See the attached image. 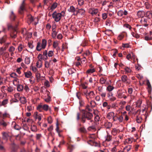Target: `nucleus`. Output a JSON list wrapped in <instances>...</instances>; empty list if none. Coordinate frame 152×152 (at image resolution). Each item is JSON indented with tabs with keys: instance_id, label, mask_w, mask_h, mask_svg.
<instances>
[{
	"instance_id": "nucleus-1",
	"label": "nucleus",
	"mask_w": 152,
	"mask_h": 152,
	"mask_svg": "<svg viewBox=\"0 0 152 152\" xmlns=\"http://www.w3.org/2000/svg\"><path fill=\"white\" fill-rule=\"evenodd\" d=\"M83 114L81 118V121L83 123L86 122V120L90 121V122H92L93 121L92 119L93 117V115L92 113L87 112L83 110H82Z\"/></svg>"
},
{
	"instance_id": "nucleus-2",
	"label": "nucleus",
	"mask_w": 152,
	"mask_h": 152,
	"mask_svg": "<svg viewBox=\"0 0 152 152\" xmlns=\"http://www.w3.org/2000/svg\"><path fill=\"white\" fill-rule=\"evenodd\" d=\"M62 16L61 13H57L56 11H54L52 14L53 18L54 19L55 21L56 22L60 20Z\"/></svg>"
},
{
	"instance_id": "nucleus-3",
	"label": "nucleus",
	"mask_w": 152,
	"mask_h": 152,
	"mask_svg": "<svg viewBox=\"0 0 152 152\" xmlns=\"http://www.w3.org/2000/svg\"><path fill=\"white\" fill-rule=\"evenodd\" d=\"M123 119L124 118L122 114L121 115L116 114L113 118V121H115L118 120L120 122H122Z\"/></svg>"
},
{
	"instance_id": "nucleus-4",
	"label": "nucleus",
	"mask_w": 152,
	"mask_h": 152,
	"mask_svg": "<svg viewBox=\"0 0 152 152\" xmlns=\"http://www.w3.org/2000/svg\"><path fill=\"white\" fill-rule=\"evenodd\" d=\"M37 110L40 111H41L42 109L45 111H47L49 109V106L46 104L43 105L40 104L37 106Z\"/></svg>"
},
{
	"instance_id": "nucleus-5",
	"label": "nucleus",
	"mask_w": 152,
	"mask_h": 152,
	"mask_svg": "<svg viewBox=\"0 0 152 152\" xmlns=\"http://www.w3.org/2000/svg\"><path fill=\"white\" fill-rule=\"evenodd\" d=\"M121 80L122 82L127 84H129L130 83V80L128 78L126 75H123L121 77Z\"/></svg>"
},
{
	"instance_id": "nucleus-6",
	"label": "nucleus",
	"mask_w": 152,
	"mask_h": 152,
	"mask_svg": "<svg viewBox=\"0 0 152 152\" xmlns=\"http://www.w3.org/2000/svg\"><path fill=\"white\" fill-rule=\"evenodd\" d=\"M26 0H23L21 4V5L20 9L19 10V13L22 14L23 13L24 10H25V1Z\"/></svg>"
},
{
	"instance_id": "nucleus-7",
	"label": "nucleus",
	"mask_w": 152,
	"mask_h": 152,
	"mask_svg": "<svg viewBox=\"0 0 152 152\" xmlns=\"http://www.w3.org/2000/svg\"><path fill=\"white\" fill-rule=\"evenodd\" d=\"M98 12V9L94 8H91L89 10V12L92 15L96 14Z\"/></svg>"
},
{
	"instance_id": "nucleus-8",
	"label": "nucleus",
	"mask_w": 152,
	"mask_h": 152,
	"mask_svg": "<svg viewBox=\"0 0 152 152\" xmlns=\"http://www.w3.org/2000/svg\"><path fill=\"white\" fill-rule=\"evenodd\" d=\"M17 32L16 29H14L11 32L10 34L11 37L12 39H15L17 37Z\"/></svg>"
},
{
	"instance_id": "nucleus-9",
	"label": "nucleus",
	"mask_w": 152,
	"mask_h": 152,
	"mask_svg": "<svg viewBox=\"0 0 152 152\" xmlns=\"http://www.w3.org/2000/svg\"><path fill=\"white\" fill-rule=\"evenodd\" d=\"M87 142L88 144L90 145L91 146H96L98 145V143L96 142H95L94 141V140H88Z\"/></svg>"
},
{
	"instance_id": "nucleus-10",
	"label": "nucleus",
	"mask_w": 152,
	"mask_h": 152,
	"mask_svg": "<svg viewBox=\"0 0 152 152\" xmlns=\"http://www.w3.org/2000/svg\"><path fill=\"white\" fill-rule=\"evenodd\" d=\"M2 134V138L3 139L7 141L9 137L8 134L7 132H3Z\"/></svg>"
},
{
	"instance_id": "nucleus-11",
	"label": "nucleus",
	"mask_w": 152,
	"mask_h": 152,
	"mask_svg": "<svg viewBox=\"0 0 152 152\" xmlns=\"http://www.w3.org/2000/svg\"><path fill=\"white\" fill-rule=\"evenodd\" d=\"M137 15L140 17H143L145 15V12L144 11H139L137 13Z\"/></svg>"
},
{
	"instance_id": "nucleus-12",
	"label": "nucleus",
	"mask_w": 152,
	"mask_h": 152,
	"mask_svg": "<svg viewBox=\"0 0 152 152\" xmlns=\"http://www.w3.org/2000/svg\"><path fill=\"white\" fill-rule=\"evenodd\" d=\"M133 138L131 137L128 138L127 139H126L125 141L124 142L125 144L131 143L133 141Z\"/></svg>"
},
{
	"instance_id": "nucleus-13",
	"label": "nucleus",
	"mask_w": 152,
	"mask_h": 152,
	"mask_svg": "<svg viewBox=\"0 0 152 152\" xmlns=\"http://www.w3.org/2000/svg\"><path fill=\"white\" fill-rule=\"evenodd\" d=\"M47 50H45L43 53L42 56V59L43 60L45 61L48 59V56H47Z\"/></svg>"
},
{
	"instance_id": "nucleus-14",
	"label": "nucleus",
	"mask_w": 152,
	"mask_h": 152,
	"mask_svg": "<svg viewBox=\"0 0 152 152\" xmlns=\"http://www.w3.org/2000/svg\"><path fill=\"white\" fill-rule=\"evenodd\" d=\"M104 126L106 129H110L112 126V124L109 122H106L104 124Z\"/></svg>"
},
{
	"instance_id": "nucleus-15",
	"label": "nucleus",
	"mask_w": 152,
	"mask_h": 152,
	"mask_svg": "<svg viewBox=\"0 0 152 152\" xmlns=\"http://www.w3.org/2000/svg\"><path fill=\"white\" fill-rule=\"evenodd\" d=\"M42 45H41V43L39 42H38L37 43V45L36 48V49L38 51H40L42 50Z\"/></svg>"
},
{
	"instance_id": "nucleus-16",
	"label": "nucleus",
	"mask_w": 152,
	"mask_h": 152,
	"mask_svg": "<svg viewBox=\"0 0 152 152\" xmlns=\"http://www.w3.org/2000/svg\"><path fill=\"white\" fill-rule=\"evenodd\" d=\"M19 100L22 104H25L26 102V100L24 97H20Z\"/></svg>"
},
{
	"instance_id": "nucleus-17",
	"label": "nucleus",
	"mask_w": 152,
	"mask_h": 152,
	"mask_svg": "<svg viewBox=\"0 0 152 152\" xmlns=\"http://www.w3.org/2000/svg\"><path fill=\"white\" fill-rule=\"evenodd\" d=\"M10 18L12 20H14L16 18V16L14 14L13 11H12L10 15Z\"/></svg>"
},
{
	"instance_id": "nucleus-18",
	"label": "nucleus",
	"mask_w": 152,
	"mask_h": 152,
	"mask_svg": "<svg viewBox=\"0 0 152 152\" xmlns=\"http://www.w3.org/2000/svg\"><path fill=\"white\" fill-rule=\"evenodd\" d=\"M47 44V41L45 39H43L42 40V48L44 49L45 48Z\"/></svg>"
},
{
	"instance_id": "nucleus-19",
	"label": "nucleus",
	"mask_w": 152,
	"mask_h": 152,
	"mask_svg": "<svg viewBox=\"0 0 152 152\" xmlns=\"http://www.w3.org/2000/svg\"><path fill=\"white\" fill-rule=\"evenodd\" d=\"M105 138L106 141L109 142L111 140L112 138V136L108 134L107 136L105 137Z\"/></svg>"
},
{
	"instance_id": "nucleus-20",
	"label": "nucleus",
	"mask_w": 152,
	"mask_h": 152,
	"mask_svg": "<svg viewBox=\"0 0 152 152\" xmlns=\"http://www.w3.org/2000/svg\"><path fill=\"white\" fill-rule=\"evenodd\" d=\"M131 146L129 145L127 146H126L124 147L123 150L124 151H126V152H128L129 151L130 149H131Z\"/></svg>"
},
{
	"instance_id": "nucleus-21",
	"label": "nucleus",
	"mask_w": 152,
	"mask_h": 152,
	"mask_svg": "<svg viewBox=\"0 0 152 152\" xmlns=\"http://www.w3.org/2000/svg\"><path fill=\"white\" fill-rule=\"evenodd\" d=\"M25 77L26 78H29L32 75V73L30 71L24 72Z\"/></svg>"
},
{
	"instance_id": "nucleus-22",
	"label": "nucleus",
	"mask_w": 152,
	"mask_h": 152,
	"mask_svg": "<svg viewBox=\"0 0 152 152\" xmlns=\"http://www.w3.org/2000/svg\"><path fill=\"white\" fill-rule=\"evenodd\" d=\"M122 91L120 90H118L117 93V96L118 97L120 98H121L122 97Z\"/></svg>"
},
{
	"instance_id": "nucleus-23",
	"label": "nucleus",
	"mask_w": 152,
	"mask_h": 152,
	"mask_svg": "<svg viewBox=\"0 0 152 152\" xmlns=\"http://www.w3.org/2000/svg\"><path fill=\"white\" fill-rule=\"evenodd\" d=\"M114 113L113 112H111L109 113L107 115V118L110 119L112 117L113 118V117H114Z\"/></svg>"
},
{
	"instance_id": "nucleus-24",
	"label": "nucleus",
	"mask_w": 152,
	"mask_h": 152,
	"mask_svg": "<svg viewBox=\"0 0 152 152\" xmlns=\"http://www.w3.org/2000/svg\"><path fill=\"white\" fill-rule=\"evenodd\" d=\"M17 85H18L17 87V90L19 91H22L23 89V86L19 84H18Z\"/></svg>"
},
{
	"instance_id": "nucleus-25",
	"label": "nucleus",
	"mask_w": 152,
	"mask_h": 152,
	"mask_svg": "<svg viewBox=\"0 0 152 152\" xmlns=\"http://www.w3.org/2000/svg\"><path fill=\"white\" fill-rule=\"evenodd\" d=\"M68 10L69 12L74 13L75 12V7L72 6L70 7V8L68 9Z\"/></svg>"
},
{
	"instance_id": "nucleus-26",
	"label": "nucleus",
	"mask_w": 152,
	"mask_h": 152,
	"mask_svg": "<svg viewBox=\"0 0 152 152\" xmlns=\"http://www.w3.org/2000/svg\"><path fill=\"white\" fill-rule=\"evenodd\" d=\"M146 17L150 19L152 17V14L150 11H147L145 14Z\"/></svg>"
},
{
	"instance_id": "nucleus-27",
	"label": "nucleus",
	"mask_w": 152,
	"mask_h": 152,
	"mask_svg": "<svg viewBox=\"0 0 152 152\" xmlns=\"http://www.w3.org/2000/svg\"><path fill=\"white\" fill-rule=\"evenodd\" d=\"M0 125L3 126L4 127H5L7 125V124L3 120H2L0 121Z\"/></svg>"
},
{
	"instance_id": "nucleus-28",
	"label": "nucleus",
	"mask_w": 152,
	"mask_h": 152,
	"mask_svg": "<svg viewBox=\"0 0 152 152\" xmlns=\"http://www.w3.org/2000/svg\"><path fill=\"white\" fill-rule=\"evenodd\" d=\"M6 39V36H4L2 38L0 39V43L2 44L5 42Z\"/></svg>"
},
{
	"instance_id": "nucleus-29",
	"label": "nucleus",
	"mask_w": 152,
	"mask_h": 152,
	"mask_svg": "<svg viewBox=\"0 0 152 152\" xmlns=\"http://www.w3.org/2000/svg\"><path fill=\"white\" fill-rule=\"evenodd\" d=\"M88 96L90 98H92L94 97V92L92 91H90L88 93Z\"/></svg>"
},
{
	"instance_id": "nucleus-30",
	"label": "nucleus",
	"mask_w": 152,
	"mask_h": 152,
	"mask_svg": "<svg viewBox=\"0 0 152 152\" xmlns=\"http://www.w3.org/2000/svg\"><path fill=\"white\" fill-rule=\"evenodd\" d=\"M118 132V130L116 128H114L113 129L112 131V134L113 135L115 136L117 134Z\"/></svg>"
},
{
	"instance_id": "nucleus-31",
	"label": "nucleus",
	"mask_w": 152,
	"mask_h": 152,
	"mask_svg": "<svg viewBox=\"0 0 152 152\" xmlns=\"http://www.w3.org/2000/svg\"><path fill=\"white\" fill-rule=\"evenodd\" d=\"M31 131L36 132L37 131V128L36 126L34 125H31Z\"/></svg>"
},
{
	"instance_id": "nucleus-32",
	"label": "nucleus",
	"mask_w": 152,
	"mask_h": 152,
	"mask_svg": "<svg viewBox=\"0 0 152 152\" xmlns=\"http://www.w3.org/2000/svg\"><path fill=\"white\" fill-rule=\"evenodd\" d=\"M74 148V146L71 145H69L67 147L68 150L70 151V152H71Z\"/></svg>"
},
{
	"instance_id": "nucleus-33",
	"label": "nucleus",
	"mask_w": 152,
	"mask_h": 152,
	"mask_svg": "<svg viewBox=\"0 0 152 152\" xmlns=\"http://www.w3.org/2000/svg\"><path fill=\"white\" fill-rule=\"evenodd\" d=\"M57 3L56 2L54 3L52 5L50 8V10H53V9H55L57 6Z\"/></svg>"
},
{
	"instance_id": "nucleus-34",
	"label": "nucleus",
	"mask_w": 152,
	"mask_h": 152,
	"mask_svg": "<svg viewBox=\"0 0 152 152\" xmlns=\"http://www.w3.org/2000/svg\"><path fill=\"white\" fill-rule=\"evenodd\" d=\"M19 79L18 78H15L13 80V84L15 85H17L18 84H19Z\"/></svg>"
},
{
	"instance_id": "nucleus-35",
	"label": "nucleus",
	"mask_w": 152,
	"mask_h": 152,
	"mask_svg": "<svg viewBox=\"0 0 152 152\" xmlns=\"http://www.w3.org/2000/svg\"><path fill=\"white\" fill-rule=\"evenodd\" d=\"M124 69L126 71V74L131 73L132 72L131 70L128 67H126Z\"/></svg>"
},
{
	"instance_id": "nucleus-36",
	"label": "nucleus",
	"mask_w": 152,
	"mask_h": 152,
	"mask_svg": "<svg viewBox=\"0 0 152 152\" xmlns=\"http://www.w3.org/2000/svg\"><path fill=\"white\" fill-rule=\"evenodd\" d=\"M25 63L27 64H29L30 63V58L26 57L25 59Z\"/></svg>"
},
{
	"instance_id": "nucleus-37",
	"label": "nucleus",
	"mask_w": 152,
	"mask_h": 152,
	"mask_svg": "<svg viewBox=\"0 0 152 152\" xmlns=\"http://www.w3.org/2000/svg\"><path fill=\"white\" fill-rule=\"evenodd\" d=\"M114 88L113 86L110 85H109L107 86V90L110 92L112 91Z\"/></svg>"
},
{
	"instance_id": "nucleus-38",
	"label": "nucleus",
	"mask_w": 152,
	"mask_h": 152,
	"mask_svg": "<svg viewBox=\"0 0 152 152\" xmlns=\"http://www.w3.org/2000/svg\"><path fill=\"white\" fill-rule=\"evenodd\" d=\"M35 117L36 119H38L39 121H40L41 119V115L40 114L38 115L37 112H36Z\"/></svg>"
},
{
	"instance_id": "nucleus-39",
	"label": "nucleus",
	"mask_w": 152,
	"mask_h": 152,
	"mask_svg": "<svg viewBox=\"0 0 152 152\" xmlns=\"http://www.w3.org/2000/svg\"><path fill=\"white\" fill-rule=\"evenodd\" d=\"M68 71L69 74V75H71L75 73V71H76V70L74 69H70L68 70Z\"/></svg>"
},
{
	"instance_id": "nucleus-40",
	"label": "nucleus",
	"mask_w": 152,
	"mask_h": 152,
	"mask_svg": "<svg viewBox=\"0 0 152 152\" xmlns=\"http://www.w3.org/2000/svg\"><path fill=\"white\" fill-rule=\"evenodd\" d=\"M117 14L118 16L121 17L124 15V12L122 10H120L117 12Z\"/></svg>"
},
{
	"instance_id": "nucleus-41",
	"label": "nucleus",
	"mask_w": 152,
	"mask_h": 152,
	"mask_svg": "<svg viewBox=\"0 0 152 152\" xmlns=\"http://www.w3.org/2000/svg\"><path fill=\"white\" fill-rule=\"evenodd\" d=\"M3 54V56H4L6 58H8L9 56V54L7 52H2V53H1V54L2 55Z\"/></svg>"
},
{
	"instance_id": "nucleus-42",
	"label": "nucleus",
	"mask_w": 152,
	"mask_h": 152,
	"mask_svg": "<svg viewBox=\"0 0 152 152\" xmlns=\"http://www.w3.org/2000/svg\"><path fill=\"white\" fill-rule=\"evenodd\" d=\"M80 131L82 133H86V129L84 127H81L79 129Z\"/></svg>"
},
{
	"instance_id": "nucleus-43",
	"label": "nucleus",
	"mask_w": 152,
	"mask_h": 152,
	"mask_svg": "<svg viewBox=\"0 0 152 152\" xmlns=\"http://www.w3.org/2000/svg\"><path fill=\"white\" fill-rule=\"evenodd\" d=\"M81 95V93L80 92H77L76 93V96L80 100H82Z\"/></svg>"
},
{
	"instance_id": "nucleus-44",
	"label": "nucleus",
	"mask_w": 152,
	"mask_h": 152,
	"mask_svg": "<svg viewBox=\"0 0 152 152\" xmlns=\"http://www.w3.org/2000/svg\"><path fill=\"white\" fill-rule=\"evenodd\" d=\"M131 34L133 37H135L137 39L139 38L140 37L139 35L138 34H135L134 32H132Z\"/></svg>"
},
{
	"instance_id": "nucleus-45",
	"label": "nucleus",
	"mask_w": 152,
	"mask_h": 152,
	"mask_svg": "<svg viewBox=\"0 0 152 152\" xmlns=\"http://www.w3.org/2000/svg\"><path fill=\"white\" fill-rule=\"evenodd\" d=\"M95 69H88L87 71V73H92L95 72Z\"/></svg>"
},
{
	"instance_id": "nucleus-46",
	"label": "nucleus",
	"mask_w": 152,
	"mask_h": 152,
	"mask_svg": "<svg viewBox=\"0 0 152 152\" xmlns=\"http://www.w3.org/2000/svg\"><path fill=\"white\" fill-rule=\"evenodd\" d=\"M77 2L79 5L80 6H82L84 4V1L83 0H77Z\"/></svg>"
},
{
	"instance_id": "nucleus-47",
	"label": "nucleus",
	"mask_w": 152,
	"mask_h": 152,
	"mask_svg": "<svg viewBox=\"0 0 152 152\" xmlns=\"http://www.w3.org/2000/svg\"><path fill=\"white\" fill-rule=\"evenodd\" d=\"M15 123V126H14V128L15 129L17 130H19L20 129V127L17 124Z\"/></svg>"
},
{
	"instance_id": "nucleus-48",
	"label": "nucleus",
	"mask_w": 152,
	"mask_h": 152,
	"mask_svg": "<svg viewBox=\"0 0 152 152\" xmlns=\"http://www.w3.org/2000/svg\"><path fill=\"white\" fill-rule=\"evenodd\" d=\"M8 28V30L10 29H12V30H13L14 29H15L12 26V25L10 23H9L7 25Z\"/></svg>"
},
{
	"instance_id": "nucleus-49",
	"label": "nucleus",
	"mask_w": 152,
	"mask_h": 152,
	"mask_svg": "<svg viewBox=\"0 0 152 152\" xmlns=\"http://www.w3.org/2000/svg\"><path fill=\"white\" fill-rule=\"evenodd\" d=\"M142 102L140 100L138 101L136 103V106L137 107H140V106Z\"/></svg>"
},
{
	"instance_id": "nucleus-50",
	"label": "nucleus",
	"mask_w": 152,
	"mask_h": 152,
	"mask_svg": "<svg viewBox=\"0 0 152 152\" xmlns=\"http://www.w3.org/2000/svg\"><path fill=\"white\" fill-rule=\"evenodd\" d=\"M58 43L57 42H54L53 44V47L54 48H56L58 47Z\"/></svg>"
},
{
	"instance_id": "nucleus-51",
	"label": "nucleus",
	"mask_w": 152,
	"mask_h": 152,
	"mask_svg": "<svg viewBox=\"0 0 152 152\" xmlns=\"http://www.w3.org/2000/svg\"><path fill=\"white\" fill-rule=\"evenodd\" d=\"M78 12H79L80 13H81V15L83 14L85 12V11L83 9H79L78 11Z\"/></svg>"
},
{
	"instance_id": "nucleus-52",
	"label": "nucleus",
	"mask_w": 152,
	"mask_h": 152,
	"mask_svg": "<svg viewBox=\"0 0 152 152\" xmlns=\"http://www.w3.org/2000/svg\"><path fill=\"white\" fill-rule=\"evenodd\" d=\"M8 102V99H5L3 100L1 104L2 105H4L7 104Z\"/></svg>"
},
{
	"instance_id": "nucleus-53",
	"label": "nucleus",
	"mask_w": 152,
	"mask_h": 152,
	"mask_svg": "<svg viewBox=\"0 0 152 152\" xmlns=\"http://www.w3.org/2000/svg\"><path fill=\"white\" fill-rule=\"evenodd\" d=\"M45 65L46 68H48L50 66V63L48 61H45Z\"/></svg>"
},
{
	"instance_id": "nucleus-54",
	"label": "nucleus",
	"mask_w": 152,
	"mask_h": 152,
	"mask_svg": "<svg viewBox=\"0 0 152 152\" xmlns=\"http://www.w3.org/2000/svg\"><path fill=\"white\" fill-rule=\"evenodd\" d=\"M100 83L102 84L105 83L106 81V80L104 79L103 77H101L100 80Z\"/></svg>"
},
{
	"instance_id": "nucleus-55",
	"label": "nucleus",
	"mask_w": 152,
	"mask_h": 152,
	"mask_svg": "<svg viewBox=\"0 0 152 152\" xmlns=\"http://www.w3.org/2000/svg\"><path fill=\"white\" fill-rule=\"evenodd\" d=\"M88 129L89 131H91V129L94 130L95 129V127L93 125L88 127Z\"/></svg>"
},
{
	"instance_id": "nucleus-56",
	"label": "nucleus",
	"mask_w": 152,
	"mask_h": 152,
	"mask_svg": "<svg viewBox=\"0 0 152 152\" xmlns=\"http://www.w3.org/2000/svg\"><path fill=\"white\" fill-rule=\"evenodd\" d=\"M53 54V52L52 51L50 50L49 51L48 53V56L49 57H51L52 56Z\"/></svg>"
},
{
	"instance_id": "nucleus-57",
	"label": "nucleus",
	"mask_w": 152,
	"mask_h": 152,
	"mask_svg": "<svg viewBox=\"0 0 152 152\" xmlns=\"http://www.w3.org/2000/svg\"><path fill=\"white\" fill-rule=\"evenodd\" d=\"M10 76L12 77L15 78L17 77V75L15 73H12L10 75Z\"/></svg>"
},
{
	"instance_id": "nucleus-58",
	"label": "nucleus",
	"mask_w": 152,
	"mask_h": 152,
	"mask_svg": "<svg viewBox=\"0 0 152 152\" xmlns=\"http://www.w3.org/2000/svg\"><path fill=\"white\" fill-rule=\"evenodd\" d=\"M57 32H53L52 34V37L53 38H56Z\"/></svg>"
},
{
	"instance_id": "nucleus-59",
	"label": "nucleus",
	"mask_w": 152,
	"mask_h": 152,
	"mask_svg": "<svg viewBox=\"0 0 152 152\" xmlns=\"http://www.w3.org/2000/svg\"><path fill=\"white\" fill-rule=\"evenodd\" d=\"M15 50L14 47L12 46L10 47L9 49V51L10 52H13Z\"/></svg>"
},
{
	"instance_id": "nucleus-60",
	"label": "nucleus",
	"mask_w": 152,
	"mask_h": 152,
	"mask_svg": "<svg viewBox=\"0 0 152 152\" xmlns=\"http://www.w3.org/2000/svg\"><path fill=\"white\" fill-rule=\"evenodd\" d=\"M42 55L41 54H39L38 55L37 58L39 59V61H41L42 59Z\"/></svg>"
},
{
	"instance_id": "nucleus-61",
	"label": "nucleus",
	"mask_w": 152,
	"mask_h": 152,
	"mask_svg": "<svg viewBox=\"0 0 152 152\" xmlns=\"http://www.w3.org/2000/svg\"><path fill=\"white\" fill-rule=\"evenodd\" d=\"M100 117L98 115H96L94 118V120L95 121L97 122L99 121L100 119Z\"/></svg>"
},
{
	"instance_id": "nucleus-62",
	"label": "nucleus",
	"mask_w": 152,
	"mask_h": 152,
	"mask_svg": "<svg viewBox=\"0 0 152 152\" xmlns=\"http://www.w3.org/2000/svg\"><path fill=\"white\" fill-rule=\"evenodd\" d=\"M136 120L138 123H140L141 122V118L140 117H138L137 116L136 117Z\"/></svg>"
},
{
	"instance_id": "nucleus-63",
	"label": "nucleus",
	"mask_w": 152,
	"mask_h": 152,
	"mask_svg": "<svg viewBox=\"0 0 152 152\" xmlns=\"http://www.w3.org/2000/svg\"><path fill=\"white\" fill-rule=\"evenodd\" d=\"M28 45L29 47L31 49H32L33 48L34 46L32 44L31 42L28 43Z\"/></svg>"
},
{
	"instance_id": "nucleus-64",
	"label": "nucleus",
	"mask_w": 152,
	"mask_h": 152,
	"mask_svg": "<svg viewBox=\"0 0 152 152\" xmlns=\"http://www.w3.org/2000/svg\"><path fill=\"white\" fill-rule=\"evenodd\" d=\"M102 18L103 19H105L107 17V15L106 13H104L102 14Z\"/></svg>"
}]
</instances>
